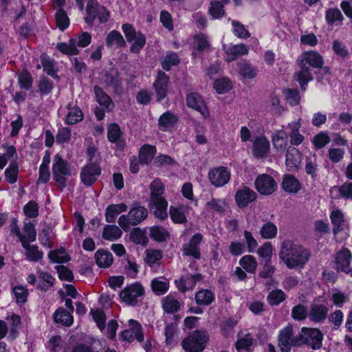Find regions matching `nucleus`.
<instances>
[{
    "label": "nucleus",
    "mask_w": 352,
    "mask_h": 352,
    "mask_svg": "<svg viewBox=\"0 0 352 352\" xmlns=\"http://www.w3.org/2000/svg\"><path fill=\"white\" fill-rule=\"evenodd\" d=\"M309 256L306 249L292 241L286 240L281 244L279 257L290 269L302 267L308 261Z\"/></svg>",
    "instance_id": "nucleus-1"
},
{
    "label": "nucleus",
    "mask_w": 352,
    "mask_h": 352,
    "mask_svg": "<svg viewBox=\"0 0 352 352\" xmlns=\"http://www.w3.org/2000/svg\"><path fill=\"white\" fill-rule=\"evenodd\" d=\"M148 216L147 209L135 203L127 215H121L118 219L119 226L124 230L129 231L131 226H137Z\"/></svg>",
    "instance_id": "nucleus-2"
},
{
    "label": "nucleus",
    "mask_w": 352,
    "mask_h": 352,
    "mask_svg": "<svg viewBox=\"0 0 352 352\" xmlns=\"http://www.w3.org/2000/svg\"><path fill=\"white\" fill-rule=\"evenodd\" d=\"M304 336L298 333L294 336L292 327L288 325L283 329L278 335V346L282 352H289L292 346L305 344Z\"/></svg>",
    "instance_id": "nucleus-3"
},
{
    "label": "nucleus",
    "mask_w": 352,
    "mask_h": 352,
    "mask_svg": "<svg viewBox=\"0 0 352 352\" xmlns=\"http://www.w3.org/2000/svg\"><path fill=\"white\" fill-rule=\"evenodd\" d=\"M72 175V169L68 162L59 154H56L53 159L52 177L58 185L62 188L66 186V182Z\"/></svg>",
    "instance_id": "nucleus-4"
},
{
    "label": "nucleus",
    "mask_w": 352,
    "mask_h": 352,
    "mask_svg": "<svg viewBox=\"0 0 352 352\" xmlns=\"http://www.w3.org/2000/svg\"><path fill=\"white\" fill-rule=\"evenodd\" d=\"M207 341L208 337L205 331L195 330L182 340V346L186 352H202Z\"/></svg>",
    "instance_id": "nucleus-5"
},
{
    "label": "nucleus",
    "mask_w": 352,
    "mask_h": 352,
    "mask_svg": "<svg viewBox=\"0 0 352 352\" xmlns=\"http://www.w3.org/2000/svg\"><path fill=\"white\" fill-rule=\"evenodd\" d=\"M122 31L128 42H133L130 50L133 53H139L146 43V37L141 32H136L131 24L122 25Z\"/></svg>",
    "instance_id": "nucleus-6"
},
{
    "label": "nucleus",
    "mask_w": 352,
    "mask_h": 352,
    "mask_svg": "<svg viewBox=\"0 0 352 352\" xmlns=\"http://www.w3.org/2000/svg\"><path fill=\"white\" fill-rule=\"evenodd\" d=\"M144 294L142 285L139 283H135L126 286L120 292V297L126 304L135 306L138 302V298Z\"/></svg>",
    "instance_id": "nucleus-7"
},
{
    "label": "nucleus",
    "mask_w": 352,
    "mask_h": 352,
    "mask_svg": "<svg viewBox=\"0 0 352 352\" xmlns=\"http://www.w3.org/2000/svg\"><path fill=\"white\" fill-rule=\"evenodd\" d=\"M254 185L256 190L263 195H270L277 189L276 181L267 174H261L257 176Z\"/></svg>",
    "instance_id": "nucleus-8"
},
{
    "label": "nucleus",
    "mask_w": 352,
    "mask_h": 352,
    "mask_svg": "<svg viewBox=\"0 0 352 352\" xmlns=\"http://www.w3.org/2000/svg\"><path fill=\"white\" fill-rule=\"evenodd\" d=\"M208 179L214 186L222 187L229 182L230 173L224 166L213 168L208 172Z\"/></svg>",
    "instance_id": "nucleus-9"
},
{
    "label": "nucleus",
    "mask_w": 352,
    "mask_h": 352,
    "mask_svg": "<svg viewBox=\"0 0 352 352\" xmlns=\"http://www.w3.org/2000/svg\"><path fill=\"white\" fill-rule=\"evenodd\" d=\"M186 104L188 107L199 112L204 118H208L210 116L204 100L197 92H191L187 95Z\"/></svg>",
    "instance_id": "nucleus-10"
},
{
    "label": "nucleus",
    "mask_w": 352,
    "mask_h": 352,
    "mask_svg": "<svg viewBox=\"0 0 352 352\" xmlns=\"http://www.w3.org/2000/svg\"><path fill=\"white\" fill-rule=\"evenodd\" d=\"M100 173V166L96 163L90 162L82 168L80 177L85 185L91 186L96 181Z\"/></svg>",
    "instance_id": "nucleus-11"
},
{
    "label": "nucleus",
    "mask_w": 352,
    "mask_h": 352,
    "mask_svg": "<svg viewBox=\"0 0 352 352\" xmlns=\"http://www.w3.org/2000/svg\"><path fill=\"white\" fill-rule=\"evenodd\" d=\"M129 326L130 328L122 333L123 339L129 342H131L135 339L142 342L144 340V335L141 324L138 321L131 319L129 320Z\"/></svg>",
    "instance_id": "nucleus-12"
},
{
    "label": "nucleus",
    "mask_w": 352,
    "mask_h": 352,
    "mask_svg": "<svg viewBox=\"0 0 352 352\" xmlns=\"http://www.w3.org/2000/svg\"><path fill=\"white\" fill-rule=\"evenodd\" d=\"M256 193L248 186H243L239 188L235 195V201L237 206L241 208L247 207L250 203L256 200Z\"/></svg>",
    "instance_id": "nucleus-13"
},
{
    "label": "nucleus",
    "mask_w": 352,
    "mask_h": 352,
    "mask_svg": "<svg viewBox=\"0 0 352 352\" xmlns=\"http://www.w3.org/2000/svg\"><path fill=\"white\" fill-rule=\"evenodd\" d=\"M203 239L201 234H194L190 239L189 243L183 245L182 251L184 256H191L195 259L201 258L200 250L199 244Z\"/></svg>",
    "instance_id": "nucleus-14"
},
{
    "label": "nucleus",
    "mask_w": 352,
    "mask_h": 352,
    "mask_svg": "<svg viewBox=\"0 0 352 352\" xmlns=\"http://www.w3.org/2000/svg\"><path fill=\"white\" fill-rule=\"evenodd\" d=\"M303 333L307 337H304L305 343L309 345L313 349H319L322 346V334L318 329H309L303 327Z\"/></svg>",
    "instance_id": "nucleus-15"
},
{
    "label": "nucleus",
    "mask_w": 352,
    "mask_h": 352,
    "mask_svg": "<svg viewBox=\"0 0 352 352\" xmlns=\"http://www.w3.org/2000/svg\"><path fill=\"white\" fill-rule=\"evenodd\" d=\"M102 80L107 87H111L115 91H120L121 80L116 69L111 68L104 71L102 74Z\"/></svg>",
    "instance_id": "nucleus-16"
},
{
    "label": "nucleus",
    "mask_w": 352,
    "mask_h": 352,
    "mask_svg": "<svg viewBox=\"0 0 352 352\" xmlns=\"http://www.w3.org/2000/svg\"><path fill=\"white\" fill-rule=\"evenodd\" d=\"M168 81L169 78L166 73L162 71H159L157 79L153 83L157 100H161L166 96Z\"/></svg>",
    "instance_id": "nucleus-17"
},
{
    "label": "nucleus",
    "mask_w": 352,
    "mask_h": 352,
    "mask_svg": "<svg viewBox=\"0 0 352 352\" xmlns=\"http://www.w3.org/2000/svg\"><path fill=\"white\" fill-rule=\"evenodd\" d=\"M298 64L300 70L294 74V78L298 82L301 89L305 91L307 89V83L313 80V77L308 65H305L298 60Z\"/></svg>",
    "instance_id": "nucleus-18"
},
{
    "label": "nucleus",
    "mask_w": 352,
    "mask_h": 352,
    "mask_svg": "<svg viewBox=\"0 0 352 352\" xmlns=\"http://www.w3.org/2000/svg\"><path fill=\"white\" fill-rule=\"evenodd\" d=\"M285 164L289 171L297 170L301 162V153L298 149L289 147L286 153Z\"/></svg>",
    "instance_id": "nucleus-19"
},
{
    "label": "nucleus",
    "mask_w": 352,
    "mask_h": 352,
    "mask_svg": "<svg viewBox=\"0 0 352 352\" xmlns=\"http://www.w3.org/2000/svg\"><path fill=\"white\" fill-rule=\"evenodd\" d=\"M270 142L265 137H256L253 142V155L256 158H263L269 152Z\"/></svg>",
    "instance_id": "nucleus-20"
},
{
    "label": "nucleus",
    "mask_w": 352,
    "mask_h": 352,
    "mask_svg": "<svg viewBox=\"0 0 352 352\" xmlns=\"http://www.w3.org/2000/svg\"><path fill=\"white\" fill-rule=\"evenodd\" d=\"M298 60L303 63L305 65L315 68L322 67L324 63L322 56L314 51L303 53Z\"/></svg>",
    "instance_id": "nucleus-21"
},
{
    "label": "nucleus",
    "mask_w": 352,
    "mask_h": 352,
    "mask_svg": "<svg viewBox=\"0 0 352 352\" xmlns=\"http://www.w3.org/2000/svg\"><path fill=\"white\" fill-rule=\"evenodd\" d=\"M351 253L348 249H342L336 256V265L338 271L346 272L351 260Z\"/></svg>",
    "instance_id": "nucleus-22"
},
{
    "label": "nucleus",
    "mask_w": 352,
    "mask_h": 352,
    "mask_svg": "<svg viewBox=\"0 0 352 352\" xmlns=\"http://www.w3.org/2000/svg\"><path fill=\"white\" fill-rule=\"evenodd\" d=\"M150 202L152 204H160L162 200H166L162 195L164 191V187L160 179H154L150 184Z\"/></svg>",
    "instance_id": "nucleus-23"
},
{
    "label": "nucleus",
    "mask_w": 352,
    "mask_h": 352,
    "mask_svg": "<svg viewBox=\"0 0 352 352\" xmlns=\"http://www.w3.org/2000/svg\"><path fill=\"white\" fill-rule=\"evenodd\" d=\"M328 308L322 304H312L311 305L309 318L315 322H323L328 314Z\"/></svg>",
    "instance_id": "nucleus-24"
},
{
    "label": "nucleus",
    "mask_w": 352,
    "mask_h": 352,
    "mask_svg": "<svg viewBox=\"0 0 352 352\" xmlns=\"http://www.w3.org/2000/svg\"><path fill=\"white\" fill-rule=\"evenodd\" d=\"M282 188L289 193H297L301 189V184L294 175H284Z\"/></svg>",
    "instance_id": "nucleus-25"
},
{
    "label": "nucleus",
    "mask_w": 352,
    "mask_h": 352,
    "mask_svg": "<svg viewBox=\"0 0 352 352\" xmlns=\"http://www.w3.org/2000/svg\"><path fill=\"white\" fill-rule=\"evenodd\" d=\"M126 210L127 206L124 203L109 205L105 210V220L108 223H114L116 217Z\"/></svg>",
    "instance_id": "nucleus-26"
},
{
    "label": "nucleus",
    "mask_w": 352,
    "mask_h": 352,
    "mask_svg": "<svg viewBox=\"0 0 352 352\" xmlns=\"http://www.w3.org/2000/svg\"><path fill=\"white\" fill-rule=\"evenodd\" d=\"M68 113L67 114L65 122L67 124H74L83 119V113L80 109L76 104L69 103L67 105Z\"/></svg>",
    "instance_id": "nucleus-27"
},
{
    "label": "nucleus",
    "mask_w": 352,
    "mask_h": 352,
    "mask_svg": "<svg viewBox=\"0 0 352 352\" xmlns=\"http://www.w3.org/2000/svg\"><path fill=\"white\" fill-rule=\"evenodd\" d=\"M100 6L101 5L99 4L97 0L88 1L86 6L87 16L85 17V21L87 24L90 26L93 25Z\"/></svg>",
    "instance_id": "nucleus-28"
},
{
    "label": "nucleus",
    "mask_w": 352,
    "mask_h": 352,
    "mask_svg": "<svg viewBox=\"0 0 352 352\" xmlns=\"http://www.w3.org/2000/svg\"><path fill=\"white\" fill-rule=\"evenodd\" d=\"M249 52V47L243 43L232 45L226 50V54H227V61L230 62L237 57L246 55Z\"/></svg>",
    "instance_id": "nucleus-29"
},
{
    "label": "nucleus",
    "mask_w": 352,
    "mask_h": 352,
    "mask_svg": "<svg viewBox=\"0 0 352 352\" xmlns=\"http://www.w3.org/2000/svg\"><path fill=\"white\" fill-rule=\"evenodd\" d=\"M330 219L333 225V232L334 234H337L342 231L345 226L344 214L340 210L332 211Z\"/></svg>",
    "instance_id": "nucleus-30"
},
{
    "label": "nucleus",
    "mask_w": 352,
    "mask_h": 352,
    "mask_svg": "<svg viewBox=\"0 0 352 352\" xmlns=\"http://www.w3.org/2000/svg\"><path fill=\"white\" fill-rule=\"evenodd\" d=\"M95 97L97 102L102 106H104L107 109H112L114 107V104L111 98L102 90L101 87L98 85L94 87Z\"/></svg>",
    "instance_id": "nucleus-31"
},
{
    "label": "nucleus",
    "mask_w": 352,
    "mask_h": 352,
    "mask_svg": "<svg viewBox=\"0 0 352 352\" xmlns=\"http://www.w3.org/2000/svg\"><path fill=\"white\" fill-rule=\"evenodd\" d=\"M53 318L55 322L69 327L73 323V317L69 311H67L63 307H59L54 313Z\"/></svg>",
    "instance_id": "nucleus-32"
},
{
    "label": "nucleus",
    "mask_w": 352,
    "mask_h": 352,
    "mask_svg": "<svg viewBox=\"0 0 352 352\" xmlns=\"http://www.w3.org/2000/svg\"><path fill=\"white\" fill-rule=\"evenodd\" d=\"M195 301L198 305L208 306L214 299L213 292L208 289H201L195 294Z\"/></svg>",
    "instance_id": "nucleus-33"
},
{
    "label": "nucleus",
    "mask_w": 352,
    "mask_h": 352,
    "mask_svg": "<svg viewBox=\"0 0 352 352\" xmlns=\"http://www.w3.org/2000/svg\"><path fill=\"white\" fill-rule=\"evenodd\" d=\"M156 153V148L153 146L144 144L139 152V160L141 164H148L153 159Z\"/></svg>",
    "instance_id": "nucleus-34"
},
{
    "label": "nucleus",
    "mask_w": 352,
    "mask_h": 352,
    "mask_svg": "<svg viewBox=\"0 0 352 352\" xmlns=\"http://www.w3.org/2000/svg\"><path fill=\"white\" fill-rule=\"evenodd\" d=\"M96 264L103 268L109 267L113 263V256L111 252L103 250H98L95 254Z\"/></svg>",
    "instance_id": "nucleus-35"
},
{
    "label": "nucleus",
    "mask_w": 352,
    "mask_h": 352,
    "mask_svg": "<svg viewBox=\"0 0 352 352\" xmlns=\"http://www.w3.org/2000/svg\"><path fill=\"white\" fill-rule=\"evenodd\" d=\"M160 204L149 203L148 206L153 210V214L159 219L164 220L168 217L166 211L168 203L166 200H162Z\"/></svg>",
    "instance_id": "nucleus-36"
},
{
    "label": "nucleus",
    "mask_w": 352,
    "mask_h": 352,
    "mask_svg": "<svg viewBox=\"0 0 352 352\" xmlns=\"http://www.w3.org/2000/svg\"><path fill=\"white\" fill-rule=\"evenodd\" d=\"M177 120V116L170 111H166L160 117L158 125L161 129L166 130L176 124Z\"/></svg>",
    "instance_id": "nucleus-37"
},
{
    "label": "nucleus",
    "mask_w": 352,
    "mask_h": 352,
    "mask_svg": "<svg viewBox=\"0 0 352 352\" xmlns=\"http://www.w3.org/2000/svg\"><path fill=\"white\" fill-rule=\"evenodd\" d=\"M287 133L283 129L277 131L272 136V143L275 148L278 151H284L287 145Z\"/></svg>",
    "instance_id": "nucleus-38"
},
{
    "label": "nucleus",
    "mask_w": 352,
    "mask_h": 352,
    "mask_svg": "<svg viewBox=\"0 0 352 352\" xmlns=\"http://www.w3.org/2000/svg\"><path fill=\"white\" fill-rule=\"evenodd\" d=\"M239 72L245 78H254L257 75V70L248 62L238 63Z\"/></svg>",
    "instance_id": "nucleus-39"
},
{
    "label": "nucleus",
    "mask_w": 352,
    "mask_h": 352,
    "mask_svg": "<svg viewBox=\"0 0 352 352\" xmlns=\"http://www.w3.org/2000/svg\"><path fill=\"white\" fill-rule=\"evenodd\" d=\"M151 237L158 242L166 241L170 234L166 229L161 226H152L149 228Z\"/></svg>",
    "instance_id": "nucleus-40"
},
{
    "label": "nucleus",
    "mask_w": 352,
    "mask_h": 352,
    "mask_svg": "<svg viewBox=\"0 0 352 352\" xmlns=\"http://www.w3.org/2000/svg\"><path fill=\"white\" fill-rule=\"evenodd\" d=\"M57 49L65 54L72 56L79 53L76 47V39L72 38L68 43H60L57 44Z\"/></svg>",
    "instance_id": "nucleus-41"
},
{
    "label": "nucleus",
    "mask_w": 352,
    "mask_h": 352,
    "mask_svg": "<svg viewBox=\"0 0 352 352\" xmlns=\"http://www.w3.org/2000/svg\"><path fill=\"white\" fill-rule=\"evenodd\" d=\"M106 45L108 47L116 45L117 47H123L126 45V42L122 34L116 31L112 30L109 33L106 39Z\"/></svg>",
    "instance_id": "nucleus-42"
},
{
    "label": "nucleus",
    "mask_w": 352,
    "mask_h": 352,
    "mask_svg": "<svg viewBox=\"0 0 352 352\" xmlns=\"http://www.w3.org/2000/svg\"><path fill=\"white\" fill-rule=\"evenodd\" d=\"M122 230L116 225H107L102 231V237L109 241H113L122 236Z\"/></svg>",
    "instance_id": "nucleus-43"
},
{
    "label": "nucleus",
    "mask_w": 352,
    "mask_h": 352,
    "mask_svg": "<svg viewBox=\"0 0 352 352\" xmlns=\"http://www.w3.org/2000/svg\"><path fill=\"white\" fill-rule=\"evenodd\" d=\"M56 23L60 30L64 31L69 25V19L67 12L59 8L55 14Z\"/></svg>",
    "instance_id": "nucleus-44"
},
{
    "label": "nucleus",
    "mask_w": 352,
    "mask_h": 352,
    "mask_svg": "<svg viewBox=\"0 0 352 352\" xmlns=\"http://www.w3.org/2000/svg\"><path fill=\"white\" fill-rule=\"evenodd\" d=\"M19 166L16 162H12L5 170L6 180L9 184H14L17 181Z\"/></svg>",
    "instance_id": "nucleus-45"
},
{
    "label": "nucleus",
    "mask_w": 352,
    "mask_h": 352,
    "mask_svg": "<svg viewBox=\"0 0 352 352\" xmlns=\"http://www.w3.org/2000/svg\"><path fill=\"white\" fill-rule=\"evenodd\" d=\"M179 63V58L177 53L168 52L162 61V67L164 70L168 71L173 66Z\"/></svg>",
    "instance_id": "nucleus-46"
},
{
    "label": "nucleus",
    "mask_w": 352,
    "mask_h": 352,
    "mask_svg": "<svg viewBox=\"0 0 352 352\" xmlns=\"http://www.w3.org/2000/svg\"><path fill=\"white\" fill-rule=\"evenodd\" d=\"M226 203L223 200L220 199H212L207 201L205 205V208L209 212H222L225 210Z\"/></svg>",
    "instance_id": "nucleus-47"
},
{
    "label": "nucleus",
    "mask_w": 352,
    "mask_h": 352,
    "mask_svg": "<svg viewBox=\"0 0 352 352\" xmlns=\"http://www.w3.org/2000/svg\"><path fill=\"white\" fill-rule=\"evenodd\" d=\"M180 302L172 296H166L163 300V309L168 314H173L180 308Z\"/></svg>",
    "instance_id": "nucleus-48"
},
{
    "label": "nucleus",
    "mask_w": 352,
    "mask_h": 352,
    "mask_svg": "<svg viewBox=\"0 0 352 352\" xmlns=\"http://www.w3.org/2000/svg\"><path fill=\"white\" fill-rule=\"evenodd\" d=\"M48 257L53 263H65L69 260V256L63 248L50 251L48 254Z\"/></svg>",
    "instance_id": "nucleus-49"
},
{
    "label": "nucleus",
    "mask_w": 352,
    "mask_h": 352,
    "mask_svg": "<svg viewBox=\"0 0 352 352\" xmlns=\"http://www.w3.org/2000/svg\"><path fill=\"white\" fill-rule=\"evenodd\" d=\"M240 265L250 273L254 272L257 267V262L251 255L243 256L239 261Z\"/></svg>",
    "instance_id": "nucleus-50"
},
{
    "label": "nucleus",
    "mask_w": 352,
    "mask_h": 352,
    "mask_svg": "<svg viewBox=\"0 0 352 352\" xmlns=\"http://www.w3.org/2000/svg\"><path fill=\"white\" fill-rule=\"evenodd\" d=\"M330 140L331 139L328 133L327 132L322 131L314 137L312 143L316 148L320 149L328 144L330 142Z\"/></svg>",
    "instance_id": "nucleus-51"
},
{
    "label": "nucleus",
    "mask_w": 352,
    "mask_h": 352,
    "mask_svg": "<svg viewBox=\"0 0 352 352\" xmlns=\"http://www.w3.org/2000/svg\"><path fill=\"white\" fill-rule=\"evenodd\" d=\"M170 216L172 221L175 223H185L187 219L181 208H176L173 206L170 207Z\"/></svg>",
    "instance_id": "nucleus-52"
},
{
    "label": "nucleus",
    "mask_w": 352,
    "mask_h": 352,
    "mask_svg": "<svg viewBox=\"0 0 352 352\" xmlns=\"http://www.w3.org/2000/svg\"><path fill=\"white\" fill-rule=\"evenodd\" d=\"M260 233L264 239H273L276 236L277 228L275 224L269 221L262 226Z\"/></svg>",
    "instance_id": "nucleus-53"
},
{
    "label": "nucleus",
    "mask_w": 352,
    "mask_h": 352,
    "mask_svg": "<svg viewBox=\"0 0 352 352\" xmlns=\"http://www.w3.org/2000/svg\"><path fill=\"white\" fill-rule=\"evenodd\" d=\"M168 280H160L157 278L153 279L151 282V287L154 293L162 295L166 293L168 289Z\"/></svg>",
    "instance_id": "nucleus-54"
},
{
    "label": "nucleus",
    "mask_w": 352,
    "mask_h": 352,
    "mask_svg": "<svg viewBox=\"0 0 352 352\" xmlns=\"http://www.w3.org/2000/svg\"><path fill=\"white\" fill-rule=\"evenodd\" d=\"M209 13L214 19L222 17L225 14L222 2L219 1H212L209 8Z\"/></svg>",
    "instance_id": "nucleus-55"
},
{
    "label": "nucleus",
    "mask_w": 352,
    "mask_h": 352,
    "mask_svg": "<svg viewBox=\"0 0 352 352\" xmlns=\"http://www.w3.org/2000/svg\"><path fill=\"white\" fill-rule=\"evenodd\" d=\"M131 240L136 243L146 245L148 243V239L144 233L138 228L133 229L130 234Z\"/></svg>",
    "instance_id": "nucleus-56"
},
{
    "label": "nucleus",
    "mask_w": 352,
    "mask_h": 352,
    "mask_svg": "<svg viewBox=\"0 0 352 352\" xmlns=\"http://www.w3.org/2000/svg\"><path fill=\"white\" fill-rule=\"evenodd\" d=\"M285 299V294L281 289L273 290L267 296V301L271 305H278Z\"/></svg>",
    "instance_id": "nucleus-57"
},
{
    "label": "nucleus",
    "mask_w": 352,
    "mask_h": 352,
    "mask_svg": "<svg viewBox=\"0 0 352 352\" xmlns=\"http://www.w3.org/2000/svg\"><path fill=\"white\" fill-rule=\"evenodd\" d=\"M233 32L240 38H247L250 36V32L245 28L244 25L238 21H232Z\"/></svg>",
    "instance_id": "nucleus-58"
},
{
    "label": "nucleus",
    "mask_w": 352,
    "mask_h": 352,
    "mask_svg": "<svg viewBox=\"0 0 352 352\" xmlns=\"http://www.w3.org/2000/svg\"><path fill=\"white\" fill-rule=\"evenodd\" d=\"M32 82L31 74L28 71L23 70L19 75V83L21 88L29 90L32 86Z\"/></svg>",
    "instance_id": "nucleus-59"
},
{
    "label": "nucleus",
    "mask_w": 352,
    "mask_h": 352,
    "mask_svg": "<svg viewBox=\"0 0 352 352\" xmlns=\"http://www.w3.org/2000/svg\"><path fill=\"white\" fill-rule=\"evenodd\" d=\"M285 94L290 105L295 106L300 103L301 97L298 89H287L285 90Z\"/></svg>",
    "instance_id": "nucleus-60"
},
{
    "label": "nucleus",
    "mask_w": 352,
    "mask_h": 352,
    "mask_svg": "<svg viewBox=\"0 0 352 352\" xmlns=\"http://www.w3.org/2000/svg\"><path fill=\"white\" fill-rule=\"evenodd\" d=\"M214 88L217 93L223 94L228 92L232 89L231 81L226 78L216 80L214 82Z\"/></svg>",
    "instance_id": "nucleus-61"
},
{
    "label": "nucleus",
    "mask_w": 352,
    "mask_h": 352,
    "mask_svg": "<svg viewBox=\"0 0 352 352\" xmlns=\"http://www.w3.org/2000/svg\"><path fill=\"white\" fill-rule=\"evenodd\" d=\"M343 19L341 12L337 8H331L326 12V19L329 25L336 21H340Z\"/></svg>",
    "instance_id": "nucleus-62"
},
{
    "label": "nucleus",
    "mask_w": 352,
    "mask_h": 352,
    "mask_svg": "<svg viewBox=\"0 0 352 352\" xmlns=\"http://www.w3.org/2000/svg\"><path fill=\"white\" fill-rule=\"evenodd\" d=\"M122 132L118 124L111 123L108 127V140L113 142L121 138Z\"/></svg>",
    "instance_id": "nucleus-63"
},
{
    "label": "nucleus",
    "mask_w": 352,
    "mask_h": 352,
    "mask_svg": "<svg viewBox=\"0 0 352 352\" xmlns=\"http://www.w3.org/2000/svg\"><path fill=\"white\" fill-rule=\"evenodd\" d=\"M292 317L296 320H305L307 316V309L302 305H298L292 308Z\"/></svg>",
    "instance_id": "nucleus-64"
}]
</instances>
